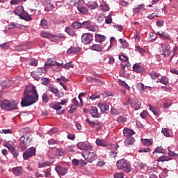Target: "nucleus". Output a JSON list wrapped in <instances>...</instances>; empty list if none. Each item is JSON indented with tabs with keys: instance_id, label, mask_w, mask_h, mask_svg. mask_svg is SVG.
Wrapping results in <instances>:
<instances>
[{
	"instance_id": "obj_55",
	"label": "nucleus",
	"mask_w": 178,
	"mask_h": 178,
	"mask_svg": "<svg viewBox=\"0 0 178 178\" xmlns=\"http://www.w3.org/2000/svg\"><path fill=\"white\" fill-rule=\"evenodd\" d=\"M42 102L47 104L48 101H49V98L48 97V95L47 93H44L42 96Z\"/></svg>"
},
{
	"instance_id": "obj_9",
	"label": "nucleus",
	"mask_w": 178,
	"mask_h": 178,
	"mask_svg": "<svg viewBox=\"0 0 178 178\" xmlns=\"http://www.w3.org/2000/svg\"><path fill=\"white\" fill-rule=\"evenodd\" d=\"M31 156H35V147H34L29 148L23 153L24 161H27V159H29Z\"/></svg>"
},
{
	"instance_id": "obj_47",
	"label": "nucleus",
	"mask_w": 178,
	"mask_h": 178,
	"mask_svg": "<svg viewBox=\"0 0 178 178\" xmlns=\"http://www.w3.org/2000/svg\"><path fill=\"white\" fill-rule=\"evenodd\" d=\"M40 26L42 27V29H48V23L47 22V19H42L40 21Z\"/></svg>"
},
{
	"instance_id": "obj_20",
	"label": "nucleus",
	"mask_w": 178,
	"mask_h": 178,
	"mask_svg": "<svg viewBox=\"0 0 178 178\" xmlns=\"http://www.w3.org/2000/svg\"><path fill=\"white\" fill-rule=\"evenodd\" d=\"M157 35L160 37V38H162V40H169L170 41V35L166 32L163 31H158Z\"/></svg>"
},
{
	"instance_id": "obj_32",
	"label": "nucleus",
	"mask_w": 178,
	"mask_h": 178,
	"mask_svg": "<svg viewBox=\"0 0 178 178\" xmlns=\"http://www.w3.org/2000/svg\"><path fill=\"white\" fill-rule=\"evenodd\" d=\"M156 83H161L164 86L169 84V79L166 76H162L161 79H158Z\"/></svg>"
},
{
	"instance_id": "obj_63",
	"label": "nucleus",
	"mask_w": 178,
	"mask_h": 178,
	"mask_svg": "<svg viewBox=\"0 0 178 178\" xmlns=\"http://www.w3.org/2000/svg\"><path fill=\"white\" fill-rule=\"evenodd\" d=\"M9 47L10 46L8 43H3L0 44V48H1V49H8Z\"/></svg>"
},
{
	"instance_id": "obj_2",
	"label": "nucleus",
	"mask_w": 178,
	"mask_h": 178,
	"mask_svg": "<svg viewBox=\"0 0 178 178\" xmlns=\"http://www.w3.org/2000/svg\"><path fill=\"white\" fill-rule=\"evenodd\" d=\"M14 13L17 15V16H19V19L25 20L26 22H31V20H33V17L29 15L27 11L24 10L23 6H18L14 10Z\"/></svg>"
},
{
	"instance_id": "obj_31",
	"label": "nucleus",
	"mask_w": 178,
	"mask_h": 178,
	"mask_svg": "<svg viewBox=\"0 0 178 178\" xmlns=\"http://www.w3.org/2000/svg\"><path fill=\"white\" fill-rule=\"evenodd\" d=\"M12 81H9V80H4L1 83V86L2 87V88H8V87H10V86H12Z\"/></svg>"
},
{
	"instance_id": "obj_50",
	"label": "nucleus",
	"mask_w": 178,
	"mask_h": 178,
	"mask_svg": "<svg viewBox=\"0 0 178 178\" xmlns=\"http://www.w3.org/2000/svg\"><path fill=\"white\" fill-rule=\"evenodd\" d=\"M150 77L152 79V80H155L156 79H158V77H159V76H161L160 74H156V72H152L149 74Z\"/></svg>"
},
{
	"instance_id": "obj_26",
	"label": "nucleus",
	"mask_w": 178,
	"mask_h": 178,
	"mask_svg": "<svg viewBox=\"0 0 178 178\" xmlns=\"http://www.w3.org/2000/svg\"><path fill=\"white\" fill-rule=\"evenodd\" d=\"M132 108H134L135 111H138V109H141V102L137 99L133 100Z\"/></svg>"
},
{
	"instance_id": "obj_5",
	"label": "nucleus",
	"mask_w": 178,
	"mask_h": 178,
	"mask_svg": "<svg viewBox=\"0 0 178 178\" xmlns=\"http://www.w3.org/2000/svg\"><path fill=\"white\" fill-rule=\"evenodd\" d=\"M33 140L30 138L29 136H24L22 135L19 140V148L22 151H26L27 149V147L30 145V143H31Z\"/></svg>"
},
{
	"instance_id": "obj_33",
	"label": "nucleus",
	"mask_w": 178,
	"mask_h": 178,
	"mask_svg": "<svg viewBox=\"0 0 178 178\" xmlns=\"http://www.w3.org/2000/svg\"><path fill=\"white\" fill-rule=\"evenodd\" d=\"M96 144L99 147H107L108 143L103 139H96Z\"/></svg>"
},
{
	"instance_id": "obj_23",
	"label": "nucleus",
	"mask_w": 178,
	"mask_h": 178,
	"mask_svg": "<svg viewBox=\"0 0 178 178\" xmlns=\"http://www.w3.org/2000/svg\"><path fill=\"white\" fill-rule=\"evenodd\" d=\"M141 10H145V8H144V3L138 5L137 7L133 8L134 15H138Z\"/></svg>"
},
{
	"instance_id": "obj_40",
	"label": "nucleus",
	"mask_w": 178,
	"mask_h": 178,
	"mask_svg": "<svg viewBox=\"0 0 178 178\" xmlns=\"http://www.w3.org/2000/svg\"><path fill=\"white\" fill-rule=\"evenodd\" d=\"M81 27H82L81 23L79 22H74L72 24V28L74 29V30L81 29Z\"/></svg>"
},
{
	"instance_id": "obj_42",
	"label": "nucleus",
	"mask_w": 178,
	"mask_h": 178,
	"mask_svg": "<svg viewBox=\"0 0 178 178\" xmlns=\"http://www.w3.org/2000/svg\"><path fill=\"white\" fill-rule=\"evenodd\" d=\"M88 9H90V10H92L94 9H97L98 8V3L97 2L93 1L89 4H88Z\"/></svg>"
},
{
	"instance_id": "obj_58",
	"label": "nucleus",
	"mask_w": 178,
	"mask_h": 178,
	"mask_svg": "<svg viewBox=\"0 0 178 178\" xmlns=\"http://www.w3.org/2000/svg\"><path fill=\"white\" fill-rule=\"evenodd\" d=\"M119 42L122 44V48H127V42L126 40H123V39H119Z\"/></svg>"
},
{
	"instance_id": "obj_37",
	"label": "nucleus",
	"mask_w": 178,
	"mask_h": 178,
	"mask_svg": "<svg viewBox=\"0 0 178 178\" xmlns=\"http://www.w3.org/2000/svg\"><path fill=\"white\" fill-rule=\"evenodd\" d=\"M77 10H79L80 13H82V15H87L88 13V10L87 9V8L83 6H78Z\"/></svg>"
},
{
	"instance_id": "obj_30",
	"label": "nucleus",
	"mask_w": 178,
	"mask_h": 178,
	"mask_svg": "<svg viewBox=\"0 0 178 178\" xmlns=\"http://www.w3.org/2000/svg\"><path fill=\"white\" fill-rule=\"evenodd\" d=\"M65 31L68 35H70L71 37H76V35H77V34L74 31H72L71 27H65Z\"/></svg>"
},
{
	"instance_id": "obj_22",
	"label": "nucleus",
	"mask_w": 178,
	"mask_h": 178,
	"mask_svg": "<svg viewBox=\"0 0 178 178\" xmlns=\"http://www.w3.org/2000/svg\"><path fill=\"white\" fill-rule=\"evenodd\" d=\"M124 143L126 147H129L130 145H133V144L136 143V139L134 138V137L130 136L126 138Z\"/></svg>"
},
{
	"instance_id": "obj_61",
	"label": "nucleus",
	"mask_w": 178,
	"mask_h": 178,
	"mask_svg": "<svg viewBox=\"0 0 178 178\" xmlns=\"http://www.w3.org/2000/svg\"><path fill=\"white\" fill-rule=\"evenodd\" d=\"M102 10H104L105 12H108L109 10V5L104 4L101 6Z\"/></svg>"
},
{
	"instance_id": "obj_62",
	"label": "nucleus",
	"mask_w": 178,
	"mask_h": 178,
	"mask_svg": "<svg viewBox=\"0 0 178 178\" xmlns=\"http://www.w3.org/2000/svg\"><path fill=\"white\" fill-rule=\"evenodd\" d=\"M156 35H158L157 33H149L150 40L152 41H155L156 38Z\"/></svg>"
},
{
	"instance_id": "obj_21",
	"label": "nucleus",
	"mask_w": 178,
	"mask_h": 178,
	"mask_svg": "<svg viewBox=\"0 0 178 178\" xmlns=\"http://www.w3.org/2000/svg\"><path fill=\"white\" fill-rule=\"evenodd\" d=\"M3 146L6 147V148H8L10 152H13L15 149H16L13 142H6L4 143Z\"/></svg>"
},
{
	"instance_id": "obj_44",
	"label": "nucleus",
	"mask_w": 178,
	"mask_h": 178,
	"mask_svg": "<svg viewBox=\"0 0 178 178\" xmlns=\"http://www.w3.org/2000/svg\"><path fill=\"white\" fill-rule=\"evenodd\" d=\"M44 10H47V12L54 10V4H52V3H51V2L47 3Z\"/></svg>"
},
{
	"instance_id": "obj_14",
	"label": "nucleus",
	"mask_w": 178,
	"mask_h": 178,
	"mask_svg": "<svg viewBox=\"0 0 178 178\" xmlns=\"http://www.w3.org/2000/svg\"><path fill=\"white\" fill-rule=\"evenodd\" d=\"M11 172L15 175V176H22L23 175V167H14L11 169Z\"/></svg>"
},
{
	"instance_id": "obj_51",
	"label": "nucleus",
	"mask_w": 178,
	"mask_h": 178,
	"mask_svg": "<svg viewBox=\"0 0 178 178\" xmlns=\"http://www.w3.org/2000/svg\"><path fill=\"white\" fill-rule=\"evenodd\" d=\"M161 133L165 136V137H170V134H169V129L167 128H163Z\"/></svg>"
},
{
	"instance_id": "obj_43",
	"label": "nucleus",
	"mask_w": 178,
	"mask_h": 178,
	"mask_svg": "<svg viewBox=\"0 0 178 178\" xmlns=\"http://www.w3.org/2000/svg\"><path fill=\"white\" fill-rule=\"evenodd\" d=\"M119 59L121 60V62H123V63H127L129 62V57L126 56L124 54L119 56Z\"/></svg>"
},
{
	"instance_id": "obj_6",
	"label": "nucleus",
	"mask_w": 178,
	"mask_h": 178,
	"mask_svg": "<svg viewBox=\"0 0 178 178\" xmlns=\"http://www.w3.org/2000/svg\"><path fill=\"white\" fill-rule=\"evenodd\" d=\"M159 51L164 58H168L172 54V51H170V45L168 43L160 44V47H159Z\"/></svg>"
},
{
	"instance_id": "obj_4",
	"label": "nucleus",
	"mask_w": 178,
	"mask_h": 178,
	"mask_svg": "<svg viewBox=\"0 0 178 178\" xmlns=\"http://www.w3.org/2000/svg\"><path fill=\"white\" fill-rule=\"evenodd\" d=\"M17 104L18 103L16 101L9 102L8 100L5 99L1 102V108L4 111H16L17 109Z\"/></svg>"
},
{
	"instance_id": "obj_59",
	"label": "nucleus",
	"mask_w": 178,
	"mask_h": 178,
	"mask_svg": "<svg viewBox=\"0 0 178 178\" xmlns=\"http://www.w3.org/2000/svg\"><path fill=\"white\" fill-rule=\"evenodd\" d=\"M101 97V95L96 93L95 95H92L91 96L89 97L90 99H97V98H100Z\"/></svg>"
},
{
	"instance_id": "obj_36",
	"label": "nucleus",
	"mask_w": 178,
	"mask_h": 178,
	"mask_svg": "<svg viewBox=\"0 0 178 178\" xmlns=\"http://www.w3.org/2000/svg\"><path fill=\"white\" fill-rule=\"evenodd\" d=\"M172 105H173V101H172L170 99L165 100L163 104L164 109H168V108H170V106H172Z\"/></svg>"
},
{
	"instance_id": "obj_15",
	"label": "nucleus",
	"mask_w": 178,
	"mask_h": 178,
	"mask_svg": "<svg viewBox=\"0 0 178 178\" xmlns=\"http://www.w3.org/2000/svg\"><path fill=\"white\" fill-rule=\"evenodd\" d=\"M90 113L92 116V118H95V119H98L99 118H101V114L98 113V108L95 106H92L90 110Z\"/></svg>"
},
{
	"instance_id": "obj_48",
	"label": "nucleus",
	"mask_w": 178,
	"mask_h": 178,
	"mask_svg": "<svg viewBox=\"0 0 178 178\" xmlns=\"http://www.w3.org/2000/svg\"><path fill=\"white\" fill-rule=\"evenodd\" d=\"M86 122L87 123H88V124H90L91 127H95V125L99 126V122L98 121H97L96 122H94L88 119H86Z\"/></svg>"
},
{
	"instance_id": "obj_24",
	"label": "nucleus",
	"mask_w": 178,
	"mask_h": 178,
	"mask_svg": "<svg viewBox=\"0 0 178 178\" xmlns=\"http://www.w3.org/2000/svg\"><path fill=\"white\" fill-rule=\"evenodd\" d=\"M49 107L52 109H54L55 111H60V109H62V106H60L58 102L51 103Z\"/></svg>"
},
{
	"instance_id": "obj_3",
	"label": "nucleus",
	"mask_w": 178,
	"mask_h": 178,
	"mask_svg": "<svg viewBox=\"0 0 178 178\" xmlns=\"http://www.w3.org/2000/svg\"><path fill=\"white\" fill-rule=\"evenodd\" d=\"M116 166L118 170H123L125 173L131 172V164L127 160L122 159L116 162Z\"/></svg>"
},
{
	"instance_id": "obj_41",
	"label": "nucleus",
	"mask_w": 178,
	"mask_h": 178,
	"mask_svg": "<svg viewBox=\"0 0 178 178\" xmlns=\"http://www.w3.org/2000/svg\"><path fill=\"white\" fill-rule=\"evenodd\" d=\"M153 154H165V149H163L162 146H159L153 152Z\"/></svg>"
},
{
	"instance_id": "obj_27",
	"label": "nucleus",
	"mask_w": 178,
	"mask_h": 178,
	"mask_svg": "<svg viewBox=\"0 0 178 178\" xmlns=\"http://www.w3.org/2000/svg\"><path fill=\"white\" fill-rule=\"evenodd\" d=\"M49 38L51 41L55 42L58 41V40H59L60 38H65V35H63V34L61 33H58L56 35H51Z\"/></svg>"
},
{
	"instance_id": "obj_45",
	"label": "nucleus",
	"mask_w": 178,
	"mask_h": 178,
	"mask_svg": "<svg viewBox=\"0 0 178 178\" xmlns=\"http://www.w3.org/2000/svg\"><path fill=\"white\" fill-rule=\"evenodd\" d=\"M51 82V79H48L47 77L44 78H42L41 79V84H42V86H48L49 83Z\"/></svg>"
},
{
	"instance_id": "obj_49",
	"label": "nucleus",
	"mask_w": 178,
	"mask_h": 178,
	"mask_svg": "<svg viewBox=\"0 0 178 178\" xmlns=\"http://www.w3.org/2000/svg\"><path fill=\"white\" fill-rule=\"evenodd\" d=\"M136 87L137 88H138V90H140V91H145V90H147V86H144V84L141 83H138L136 84Z\"/></svg>"
},
{
	"instance_id": "obj_52",
	"label": "nucleus",
	"mask_w": 178,
	"mask_h": 178,
	"mask_svg": "<svg viewBox=\"0 0 178 178\" xmlns=\"http://www.w3.org/2000/svg\"><path fill=\"white\" fill-rule=\"evenodd\" d=\"M99 28H98V26L97 25H92L90 24L89 29H88V30H89L90 31H98Z\"/></svg>"
},
{
	"instance_id": "obj_53",
	"label": "nucleus",
	"mask_w": 178,
	"mask_h": 178,
	"mask_svg": "<svg viewBox=\"0 0 178 178\" xmlns=\"http://www.w3.org/2000/svg\"><path fill=\"white\" fill-rule=\"evenodd\" d=\"M70 67H72V68L74 67V65L72 64V62L67 63L63 65V69H66L67 70H69Z\"/></svg>"
},
{
	"instance_id": "obj_1",
	"label": "nucleus",
	"mask_w": 178,
	"mask_h": 178,
	"mask_svg": "<svg viewBox=\"0 0 178 178\" xmlns=\"http://www.w3.org/2000/svg\"><path fill=\"white\" fill-rule=\"evenodd\" d=\"M24 94V97L21 102L22 106H30L38 101V93L35 86H26Z\"/></svg>"
},
{
	"instance_id": "obj_18",
	"label": "nucleus",
	"mask_w": 178,
	"mask_h": 178,
	"mask_svg": "<svg viewBox=\"0 0 178 178\" xmlns=\"http://www.w3.org/2000/svg\"><path fill=\"white\" fill-rule=\"evenodd\" d=\"M79 52H81V48L80 47H71L67 50V54H68V55H72V54H79Z\"/></svg>"
},
{
	"instance_id": "obj_60",
	"label": "nucleus",
	"mask_w": 178,
	"mask_h": 178,
	"mask_svg": "<svg viewBox=\"0 0 178 178\" xmlns=\"http://www.w3.org/2000/svg\"><path fill=\"white\" fill-rule=\"evenodd\" d=\"M126 67H130V63L127 62L121 64V68L122 69V70H124Z\"/></svg>"
},
{
	"instance_id": "obj_7",
	"label": "nucleus",
	"mask_w": 178,
	"mask_h": 178,
	"mask_svg": "<svg viewBox=\"0 0 178 178\" xmlns=\"http://www.w3.org/2000/svg\"><path fill=\"white\" fill-rule=\"evenodd\" d=\"M48 90L50 91V92H52V94H54V97H56V98H62V97L65 95V93H63V92L60 91V90L58 89V87L56 86H48Z\"/></svg>"
},
{
	"instance_id": "obj_17",
	"label": "nucleus",
	"mask_w": 178,
	"mask_h": 178,
	"mask_svg": "<svg viewBox=\"0 0 178 178\" xmlns=\"http://www.w3.org/2000/svg\"><path fill=\"white\" fill-rule=\"evenodd\" d=\"M133 70L136 73H144V72H145L144 67L140 65L138 63L134 64L133 66Z\"/></svg>"
},
{
	"instance_id": "obj_35",
	"label": "nucleus",
	"mask_w": 178,
	"mask_h": 178,
	"mask_svg": "<svg viewBox=\"0 0 178 178\" xmlns=\"http://www.w3.org/2000/svg\"><path fill=\"white\" fill-rule=\"evenodd\" d=\"M169 161H172V159L168 156H161L157 159V162H169Z\"/></svg>"
},
{
	"instance_id": "obj_39",
	"label": "nucleus",
	"mask_w": 178,
	"mask_h": 178,
	"mask_svg": "<svg viewBox=\"0 0 178 178\" xmlns=\"http://www.w3.org/2000/svg\"><path fill=\"white\" fill-rule=\"evenodd\" d=\"M55 154L56 156H65V152L62 148H56Z\"/></svg>"
},
{
	"instance_id": "obj_16",
	"label": "nucleus",
	"mask_w": 178,
	"mask_h": 178,
	"mask_svg": "<svg viewBox=\"0 0 178 178\" xmlns=\"http://www.w3.org/2000/svg\"><path fill=\"white\" fill-rule=\"evenodd\" d=\"M97 106L99 108L102 113H108L109 112V106L105 103H99Z\"/></svg>"
},
{
	"instance_id": "obj_12",
	"label": "nucleus",
	"mask_w": 178,
	"mask_h": 178,
	"mask_svg": "<svg viewBox=\"0 0 178 178\" xmlns=\"http://www.w3.org/2000/svg\"><path fill=\"white\" fill-rule=\"evenodd\" d=\"M56 172L60 176H65L66 173H67V168L66 167H62L60 165H57L55 168Z\"/></svg>"
},
{
	"instance_id": "obj_19",
	"label": "nucleus",
	"mask_w": 178,
	"mask_h": 178,
	"mask_svg": "<svg viewBox=\"0 0 178 178\" xmlns=\"http://www.w3.org/2000/svg\"><path fill=\"white\" fill-rule=\"evenodd\" d=\"M123 134L125 137H131V136H134L136 132L133 129H130L129 128H124L123 130Z\"/></svg>"
},
{
	"instance_id": "obj_29",
	"label": "nucleus",
	"mask_w": 178,
	"mask_h": 178,
	"mask_svg": "<svg viewBox=\"0 0 178 178\" xmlns=\"http://www.w3.org/2000/svg\"><path fill=\"white\" fill-rule=\"evenodd\" d=\"M141 143L143 144V145H145V147H151L152 144L154 143V141L152 139H141Z\"/></svg>"
},
{
	"instance_id": "obj_57",
	"label": "nucleus",
	"mask_w": 178,
	"mask_h": 178,
	"mask_svg": "<svg viewBox=\"0 0 178 178\" xmlns=\"http://www.w3.org/2000/svg\"><path fill=\"white\" fill-rule=\"evenodd\" d=\"M105 23L106 24H111V23H112V17L111 15L106 17Z\"/></svg>"
},
{
	"instance_id": "obj_54",
	"label": "nucleus",
	"mask_w": 178,
	"mask_h": 178,
	"mask_svg": "<svg viewBox=\"0 0 178 178\" xmlns=\"http://www.w3.org/2000/svg\"><path fill=\"white\" fill-rule=\"evenodd\" d=\"M40 35L44 38H51V33L45 31H42Z\"/></svg>"
},
{
	"instance_id": "obj_34",
	"label": "nucleus",
	"mask_w": 178,
	"mask_h": 178,
	"mask_svg": "<svg viewBox=\"0 0 178 178\" xmlns=\"http://www.w3.org/2000/svg\"><path fill=\"white\" fill-rule=\"evenodd\" d=\"M168 156H170L171 158H174V159H178V154H177L175 152L170 150V147H168Z\"/></svg>"
},
{
	"instance_id": "obj_28",
	"label": "nucleus",
	"mask_w": 178,
	"mask_h": 178,
	"mask_svg": "<svg viewBox=\"0 0 178 178\" xmlns=\"http://www.w3.org/2000/svg\"><path fill=\"white\" fill-rule=\"evenodd\" d=\"M92 51H97V52H102V46L101 44H93L90 47Z\"/></svg>"
},
{
	"instance_id": "obj_11",
	"label": "nucleus",
	"mask_w": 178,
	"mask_h": 178,
	"mask_svg": "<svg viewBox=\"0 0 178 178\" xmlns=\"http://www.w3.org/2000/svg\"><path fill=\"white\" fill-rule=\"evenodd\" d=\"M83 158L85 159V161H87L89 163L94 162L95 159H97V153L89 152L87 154V156L86 157V155L82 154Z\"/></svg>"
},
{
	"instance_id": "obj_8",
	"label": "nucleus",
	"mask_w": 178,
	"mask_h": 178,
	"mask_svg": "<svg viewBox=\"0 0 178 178\" xmlns=\"http://www.w3.org/2000/svg\"><path fill=\"white\" fill-rule=\"evenodd\" d=\"M77 148L81 149V151H92V145L89 143L86 142H79L76 145Z\"/></svg>"
},
{
	"instance_id": "obj_56",
	"label": "nucleus",
	"mask_w": 178,
	"mask_h": 178,
	"mask_svg": "<svg viewBox=\"0 0 178 178\" xmlns=\"http://www.w3.org/2000/svg\"><path fill=\"white\" fill-rule=\"evenodd\" d=\"M68 108H70L68 109L69 113H73L76 112V111H77V106H74V105H72L71 107L69 106Z\"/></svg>"
},
{
	"instance_id": "obj_25",
	"label": "nucleus",
	"mask_w": 178,
	"mask_h": 178,
	"mask_svg": "<svg viewBox=\"0 0 178 178\" xmlns=\"http://www.w3.org/2000/svg\"><path fill=\"white\" fill-rule=\"evenodd\" d=\"M95 41L97 42H99L100 44L101 42H104V41L106 40V36L101 34H95Z\"/></svg>"
},
{
	"instance_id": "obj_46",
	"label": "nucleus",
	"mask_w": 178,
	"mask_h": 178,
	"mask_svg": "<svg viewBox=\"0 0 178 178\" xmlns=\"http://www.w3.org/2000/svg\"><path fill=\"white\" fill-rule=\"evenodd\" d=\"M81 25H82V27H83V29H88L89 27H90V26H91V21H90V20L85 21V22H83L81 24Z\"/></svg>"
},
{
	"instance_id": "obj_10",
	"label": "nucleus",
	"mask_w": 178,
	"mask_h": 178,
	"mask_svg": "<svg viewBox=\"0 0 178 178\" xmlns=\"http://www.w3.org/2000/svg\"><path fill=\"white\" fill-rule=\"evenodd\" d=\"M92 40H94V36L90 33H83L81 36V41L85 45H88V44L92 42Z\"/></svg>"
},
{
	"instance_id": "obj_13",
	"label": "nucleus",
	"mask_w": 178,
	"mask_h": 178,
	"mask_svg": "<svg viewBox=\"0 0 178 178\" xmlns=\"http://www.w3.org/2000/svg\"><path fill=\"white\" fill-rule=\"evenodd\" d=\"M42 70L39 69L37 71H34L31 72V76L33 77L34 80H36L37 81H39V80H41V77H42Z\"/></svg>"
},
{
	"instance_id": "obj_64",
	"label": "nucleus",
	"mask_w": 178,
	"mask_h": 178,
	"mask_svg": "<svg viewBox=\"0 0 178 178\" xmlns=\"http://www.w3.org/2000/svg\"><path fill=\"white\" fill-rule=\"evenodd\" d=\"M124 175V174L123 172L114 174V178H123Z\"/></svg>"
},
{
	"instance_id": "obj_38",
	"label": "nucleus",
	"mask_w": 178,
	"mask_h": 178,
	"mask_svg": "<svg viewBox=\"0 0 178 178\" xmlns=\"http://www.w3.org/2000/svg\"><path fill=\"white\" fill-rule=\"evenodd\" d=\"M118 84H120V86H122V87L127 90L128 91H130V86H129V85L127 84L126 81L122 80H119Z\"/></svg>"
}]
</instances>
